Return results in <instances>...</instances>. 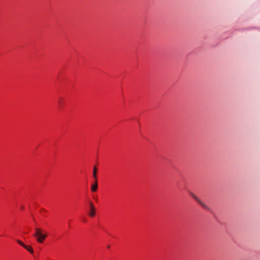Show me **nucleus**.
<instances>
[{
    "label": "nucleus",
    "instance_id": "1",
    "mask_svg": "<svg viewBox=\"0 0 260 260\" xmlns=\"http://www.w3.org/2000/svg\"><path fill=\"white\" fill-rule=\"evenodd\" d=\"M33 236L36 238V241L40 243H42L47 237L46 232L38 228H35V233Z\"/></svg>",
    "mask_w": 260,
    "mask_h": 260
},
{
    "label": "nucleus",
    "instance_id": "2",
    "mask_svg": "<svg viewBox=\"0 0 260 260\" xmlns=\"http://www.w3.org/2000/svg\"><path fill=\"white\" fill-rule=\"evenodd\" d=\"M98 181H94V183L91 185V189L92 192H95L98 189Z\"/></svg>",
    "mask_w": 260,
    "mask_h": 260
},
{
    "label": "nucleus",
    "instance_id": "3",
    "mask_svg": "<svg viewBox=\"0 0 260 260\" xmlns=\"http://www.w3.org/2000/svg\"><path fill=\"white\" fill-rule=\"evenodd\" d=\"M24 248H25L30 253L32 254L34 253V250L30 246L25 245Z\"/></svg>",
    "mask_w": 260,
    "mask_h": 260
},
{
    "label": "nucleus",
    "instance_id": "4",
    "mask_svg": "<svg viewBox=\"0 0 260 260\" xmlns=\"http://www.w3.org/2000/svg\"><path fill=\"white\" fill-rule=\"evenodd\" d=\"M96 171H97V168L96 167H94L93 168V177L94 179V181H98L97 180V177H96Z\"/></svg>",
    "mask_w": 260,
    "mask_h": 260
},
{
    "label": "nucleus",
    "instance_id": "5",
    "mask_svg": "<svg viewBox=\"0 0 260 260\" xmlns=\"http://www.w3.org/2000/svg\"><path fill=\"white\" fill-rule=\"evenodd\" d=\"M95 209L90 210V212L89 213V215L91 217H93L95 215Z\"/></svg>",
    "mask_w": 260,
    "mask_h": 260
},
{
    "label": "nucleus",
    "instance_id": "6",
    "mask_svg": "<svg viewBox=\"0 0 260 260\" xmlns=\"http://www.w3.org/2000/svg\"><path fill=\"white\" fill-rule=\"evenodd\" d=\"M203 207L205 208H208V207L204 203H203L201 200L199 201L198 202Z\"/></svg>",
    "mask_w": 260,
    "mask_h": 260
},
{
    "label": "nucleus",
    "instance_id": "7",
    "mask_svg": "<svg viewBox=\"0 0 260 260\" xmlns=\"http://www.w3.org/2000/svg\"><path fill=\"white\" fill-rule=\"evenodd\" d=\"M89 206H90V210H93V209H95L93 204L92 202H89Z\"/></svg>",
    "mask_w": 260,
    "mask_h": 260
},
{
    "label": "nucleus",
    "instance_id": "8",
    "mask_svg": "<svg viewBox=\"0 0 260 260\" xmlns=\"http://www.w3.org/2000/svg\"><path fill=\"white\" fill-rule=\"evenodd\" d=\"M17 242L20 244L22 247H24V246L25 245L22 242H21L20 240H17Z\"/></svg>",
    "mask_w": 260,
    "mask_h": 260
},
{
    "label": "nucleus",
    "instance_id": "9",
    "mask_svg": "<svg viewBox=\"0 0 260 260\" xmlns=\"http://www.w3.org/2000/svg\"><path fill=\"white\" fill-rule=\"evenodd\" d=\"M191 196H192V197L198 202H199V201H200V200L195 195H194L193 194H192Z\"/></svg>",
    "mask_w": 260,
    "mask_h": 260
}]
</instances>
